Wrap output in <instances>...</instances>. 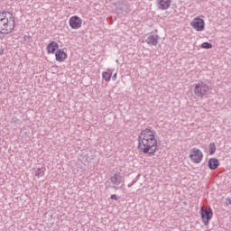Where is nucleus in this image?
Returning a JSON list of instances; mask_svg holds the SVG:
<instances>
[{"label": "nucleus", "instance_id": "18", "mask_svg": "<svg viewBox=\"0 0 231 231\" xmlns=\"http://www.w3.org/2000/svg\"><path fill=\"white\" fill-rule=\"evenodd\" d=\"M138 180H140V174H138V175L136 176V178H134V179L133 180L132 183L128 184V187H129V188H130V187H133V185H134V183H136V182L138 181Z\"/></svg>", "mask_w": 231, "mask_h": 231}, {"label": "nucleus", "instance_id": "17", "mask_svg": "<svg viewBox=\"0 0 231 231\" xmlns=\"http://www.w3.org/2000/svg\"><path fill=\"white\" fill-rule=\"evenodd\" d=\"M201 46L205 50H210V48H212V43L206 42H203Z\"/></svg>", "mask_w": 231, "mask_h": 231}, {"label": "nucleus", "instance_id": "6", "mask_svg": "<svg viewBox=\"0 0 231 231\" xmlns=\"http://www.w3.org/2000/svg\"><path fill=\"white\" fill-rule=\"evenodd\" d=\"M110 181L112 185H114L113 189L118 190V186L124 183L125 179L124 176H122V173H115L112 177H110Z\"/></svg>", "mask_w": 231, "mask_h": 231}, {"label": "nucleus", "instance_id": "21", "mask_svg": "<svg viewBox=\"0 0 231 231\" xmlns=\"http://www.w3.org/2000/svg\"><path fill=\"white\" fill-rule=\"evenodd\" d=\"M116 77H117V74L115 73V74L113 75V77H112V80H116Z\"/></svg>", "mask_w": 231, "mask_h": 231}, {"label": "nucleus", "instance_id": "1", "mask_svg": "<svg viewBox=\"0 0 231 231\" xmlns=\"http://www.w3.org/2000/svg\"><path fill=\"white\" fill-rule=\"evenodd\" d=\"M138 149L143 154L154 156L158 151V140L154 137V131L146 128L138 136Z\"/></svg>", "mask_w": 231, "mask_h": 231}, {"label": "nucleus", "instance_id": "14", "mask_svg": "<svg viewBox=\"0 0 231 231\" xmlns=\"http://www.w3.org/2000/svg\"><path fill=\"white\" fill-rule=\"evenodd\" d=\"M112 76H113V70H111V69H107L106 71L102 72V79L106 82H109V80H111Z\"/></svg>", "mask_w": 231, "mask_h": 231}, {"label": "nucleus", "instance_id": "3", "mask_svg": "<svg viewBox=\"0 0 231 231\" xmlns=\"http://www.w3.org/2000/svg\"><path fill=\"white\" fill-rule=\"evenodd\" d=\"M211 90L210 86L203 81H199L194 85V95L197 98H208Z\"/></svg>", "mask_w": 231, "mask_h": 231}, {"label": "nucleus", "instance_id": "16", "mask_svg": "<svg viewBox=\"0 0 231 231\" xmlns=\"http://www.w3.org/2000/svg\"><path fill=\"white\" fill-rule=\"evenodd\" d=\"M216 153V143H209V154H215Z\"/></svg>", "mask_w": 231, "mask_h": 231}, {"label": "nucleus", "instance_id": "5", "mask_svg": "<svg viewBox=\"0 0 231 231\" xmlns=\"http://www.w3.org/2000/svg\"><path fill=\"white\" fill-rule=\"evenodd\" d=\"M190 26L193 30H196V32H203V30H205V20L196 17L190 23Z\"/></svg>", "mask_w": 231, "mask_h": 231}, {"label": "nucleus", "instance_id": "9", "mask_svg": "<svg viewBox=\"0 0 231 231\" xmlns=\"http://www.w3.org/2000/svg\"><path fill=\"white\" fill-rule=\"evenodd\" d=\"M160 42V36L158 34H147L145 42L148 46H158V42Z\"/></svg>", "mask_w": 231, "mask_h": 231}, {"label": "nucleus", "instance_id": "13", "mask_svg": "<svg viewBox=\"0 0 231 231\" xmlns=\"http://www.w3.org/2000/svg\"><path fill=\"white\" fill-rule=\"evenodd\" d=\"M56 50H59V43H57V42H51L47 45L48 53H55Z\"/></svg>", "mask_w": 231, "mask_h": 231}, {"label": "nucleus", "instance_id": "4", "mask_svg": "<svg viewBox=\"0 0 231 231\" xmlns=\"http://www.w3.org/2000/svg\"><path fill=\"white\" fill-rule=\"evenodd\" d=\"M189 159L193 163H201L203 160V152L199 148H192L189 152Z\"/></svg>", "mask_w": 231, "mask_h": 231}, {"label": "nucleus", "instance_id": "8", "mask_svg": "<svg viewBox=\"0 0 231 231\" xmlns=\"http://www.w3.org/2000/svg\"><path fill=\"white\" fill-rule=\"evenodd\" d=\"M69 24L72 30H79V28L82 27V18L74 15L69 18Z\"/></svg>", "mask_w": 231, "mask_h": 231}, {"label": "nucleus", "instance_id": "20", "mask_svg": "<svg viewBox=\"0 0 231 231\" xmlns=\"http://www.w3.org/2000/svg\"><path fill=\"white\" fill-rule=\"evenodd\" d=\"M226 205H231V199H226Z\"/></svg>", "mask_w": 231, "mask_h": 231}, {"label": "nucleus", "instance_id": "12", "mask_svg": "<svg viewBox=\"0 0 231 231\" xmlns=\"http://www.w3.org/2000/svg\"><path fill=\"white\" fill-rule=\"evenodd\" d=\"M219 167V161L217 158H211L208 161V168L211 171H216Z\"/></svg>", "mask_w": 231, "mask_h": 231}, {"label": "nucleus", "instance_id": "2", "mask_svg": "<svg viewBox=\"0 0 231 231\" xmlns=\"http://www.w3.org/2000/svg\"><path fill=\"white\" fill-rule=\"evenodd\" d=\"M15 29V16L14 14L4 11L0 12V33L8 35Z\"/></svg>", "mask_w": 231, "mask_h": 231}, {"label": "nucleus", "instance_id": "10", "mask_svg": "<svg viewBox=\"0 0 231 231\" xmlns=\"http://www.w3.org/2000/svg\"><path fill=\"white\" fill-rule=\"evenodd\" d=\"M57 62H64L68 59V54L64 50L59 49L55 53Z\"/></svg>", "mask_w": 231, "mask_h": 231}, {"label": "nucleus", "instance_id": "11", "mask_svg": "<svg viewBox=\"0 0 231 231\" xmlns=\"http://www.w3.org/2000/svg\"><path fill=\"white\" fill-rule=\"evenodd\" d=\"M171 0H157V5H159V10H169L171 8Z\"/></svg>", "mask_w": 231, "mask_h": 231}, {"label": "nucleus", "instance_id": "15", "mask_svg": "<svg viewBox=\"0 0 231 231\" xmlns=\"http://www.w3.org/2000/svg\"><path fill=\"white\" fill-rule=\"evenodd\" d=\"M34 174L36 178H42L44 176V168H38L35 171Z\"/></svg>", "mask_w": 231, "mask_h": 231}, {"label": "nucleus", "instance_id": "22", "mask_svg": "<svg viewBox=\"0 0 231 231\" xmlns=\"http://www.w3.org/2000/svg\"><path fill=\"white\" fill-rule=\"evenodd\" d=\"M0 55H3V51L0 52Z\"/></svg>", "mask_w": 231, "mask_h": 231}, {"label": "nucleus", "instance_id": "7", "mask_svg": "<svg viewBox=\"0 0 231 231\" xmlns=\"http://www.w3.org/2000/svg\"><path fill=\"white\" fill-rule=\"evenodd\" d=\"M200 214H201L203 224L205 226L208 225V222L210 221V219H212V216H214V212L210 208H208V210L201 208Z\"/></svg>", "mask_w": 231, "mask_h": 231}, {"label": "nucleus", "instance_id": "19", "mask_svg": "<svg viewBox=\"0 0 231 231\" xmlns=\"http://www.w3.org/2000/svg\"><path fill=\"white\" fill-rule=\"evenodd\" d=\"M110 199H115V201L118 200V196L116 194H113L110 196Z\"/></svg>", "mask_w": 231, "mask_h": 231}]
</instances>
